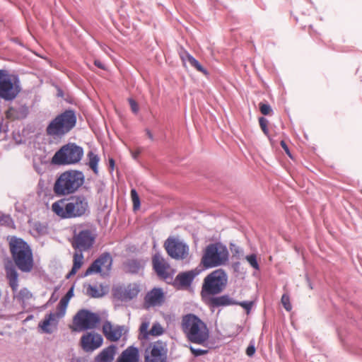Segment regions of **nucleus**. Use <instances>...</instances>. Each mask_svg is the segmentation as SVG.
Segmentation results:
<instances>
[{
    "label": "nucleus",
    "instance_id": "f257e3e1",
    "mask_svg": "<svg viewBox=\"0 0 362 362\" xmlns=\"http://www.w3.org/2000/svg\"><path fill=\"white\" fill-rule=\"evenodd\" d=\"M88 209V202L84 195L73 196L68 202L64 199H59L52 205V211L62 218L81 217L85 215Z\"/></svg>",
    "mask_w": 362,
    "mask_h": 362
},
{
    "label": "nucleus",
    "instance_id": "f03ea898",
    "mask_svg": "<svg viewBox=\"0 0 362 362\" xmlns=\"http://www.w3.org/2000/svg\"><path fill=\"white\" fill-rule=\"evenodd\" d=\"M181 329L190 342L204 344L209 339V332L206 323L194 314L182 316Z\"/></svg>",
    "mask_w": 362,
    "mask_h": 362
},
{
    "label": "nucleus",
    "instance_id": "7ed1b4c3",
    "mask_svg": "<svg viewBox=\"0 0 362 362\" xmlns=\"http://www.w3.org/2000/svg\"><path fill=\"white\" fill-rule=\"evenodd\" d=\"M85 176L81 171L69 170L61 173L56 179L53 191L57 197L68 196L76 192L83 185Z\"/></svg>",
    "mask_w": 362,
    "mask_h": 362
},
{
    "label": "nucleus",
    "instance_id": "20e7f679",
    "mask_svg": "<svg viewBox=\"0 0 362 362\" xmlns=\"http://www.w3.org/2000/svg\"><path fill=\"white\" fill-rule=\"evenodd\" d=\"M10 250L16 265L23 272H30L33 268V257L30 246L22 239L12 238Z\"/></svg>",
    "mask_w": 362,
    "mask_h": 362
},
{
    "label": "nucleus",
    "instance_id": "39448f33",
    "mask_svg": "<svg viewBox=\"0 0 362 362\" xmlns=\"http://www.w3.org/2000/svg\"><path fill=\"white\" fill-rule=\"evenodd\" d=\"M76 117L73 110H65L58 115L47 125L46 133L52 137H62L69 132L76 125Z\"/></svg>",
    "mask_w": 362,
    "mask_h": 362
},
{
    "label": "nucleus",
    "instance_id": "423d86ee",
    "mask_svg": "<svg viewBox=\"0 0 362 362\" xmlns=\"http://www.w3.org/2000/svg\"><path fill=\"white\" fill-rule=\"evenodd\" d=\"M5 270L13 299L21 303L23 308L25 309L29 304L30 300L33 299V293L27 288H22L18 290V274L11 263L5 266Z\"/></svg>",
    "mask_w": 362,
    "mask_h": 362
},
{
    "label": "nucleus",
    "instance_id": "0eeeda50",
    "mask_svg": "<svg viewBox=\"0 0 362 362\" xmlns=\"http://www.w3.org/2000/svg\"><path fill=\"white\" fill-rule=\"evenodd\" d=\"M83 156V149L74 143L62 146L52 158V163L58 165H74Z\"/></svg>",
    "mask_w": 362,
    "mask_h": 362
},
{
    "label": "nucleus",
    "instance_id": "6e6552de",
    "mask_svg": "<svg viewBox=\"0 0 362 362\" xmlns=\"http://www.w3.org/2000/svg\"><path fill=\"white\" fill-rule=\"evenodd\" d=\"M228 260V251L221 243L208 245L202 258V263L206 268H212L225 264Z\"/></svg>",
    "mask_w": 362,
    "mask_h": 362
},
{
    "label": "nucleus",
    "instance_id": "1a4fd4ad",
    "mask_svg": "<svg viewBox=\"0 0 362 362\" xmlns=\"http://www.w3.org/2000/svg\"><path fill=\"white\" fill-rule=\"evenodd\" d=\"M21 92L18 76L6 69H0V98L6 100L14 99Z\"/></svg>",
    "mask_w": 362,
    "mask_h": 362
},
{
    "label": "nucleus",
    "instance_id": "9d476101",
    "mask_svg": "<svg viewBox=\"0 0 362 362\" xmlns=\"http://www.w3.org/2000/svg\"><path fill=\"white\" fill-rule=\"evenodd\" d=\"M227 281V274L223 269H219L212 272L204 280L202 295H216L221 293L224 289Z\"/></svg>",
    "mask_w": 362,
    "mask_h": 362
},
{
    "label": "nucleus",
    "instance_id": "9b49d317",
    "mask_svg": "<svg viewBox=\"0 0 362 362\" xmlns=\"http://www.w3.org/2000/svg\"><path fill=\"white\" fill-rule=\"evenodd\" d=\"M100 321L98 314L87 310H81L74 317L72 329L76 332L92 329L97 327Z\"/></svg>",
    "mask_w": 362,
    "mask_h": 362
},
{
    "label": "nucleus",
    "instance_id": "f8f14e48",
    "mask_svg": "<svg viewBox=\"0 0 362 362\" xmlns=\"http://www.w3.org/2000/svg\"><path fill=\"white\" fill-rule=\"evenodd\" d=\"M66 308V299L60 300L57 312L46 315L43 321L40 322L39 327L41 328L43 332L51 334L57 329L59 320L65 315Z\"/></svg>",
    "mask_w": 362,
    "mask_h": 362
},
{
    "label": "nucleus",
    "instance_id": "ddd939ff",
    "mask_svg": "<svg viewBox=\"0 0 362 362\" xmlns=\"http://www.w3.org/2000/svg\"><path fill=\"white\" fill-rule=\"evenodd\" d=\"M167 345L162 341H157L150 344L146 350V362H166Z\"/></svg>",
    "mask_w": 362,
    "mask_h": 362
},
{
    "label": "nucleus",
    "instance_id": "4468645a",
    "mask_svg": "<svg viewBox=\"0 0 362 362\" xmlns=\"http://www.w3.org/2000/svg\"><path fill=\"white\" fill-rule=\"evenodd\" d=\"M112 266V257L106 253L101 255L99 258L95 260L92 264L88 268L85 273V276H88L92 274L99 273L102 276L108 274Z\"/></svg>",
    "mask_w": 362,
    "mask_h": 362
},
{
    "label": "nucleus",
    "instance_id": "2eb2a0df",
    "mask_svg": "<svg viewBox=\"0 0 362 362\" xmlns=\"http://www.w3.org/2000/svg\"><path fill=\"white\" fill-rule=\"evenodd\" d=\"M165 245L168 255L174 259H184L188 255V247L178 239L168 238Z\"/></svg>",
    "mask_w": 362,
    "mask_h": 362
},
{
    "label": "nucleus",
    "instance_id": "dca6fc26",
    "mask_svg": "<svg viewBox=\"0 0 362 362\" xmlns=\"http://www.w3.org/2000/svg\"><path fill=\"white\" fill-rule=\"evenodd\" d=\"M102 336L94 332L83 334L81 339L82 349L86 352H91L100 347L103 344Z\"/></svg>",
    "mask_w": 362,
    "mask_h": 362
},
{
    "label": "nucleus",
    "instance_id": "f3484780",
    "mask_svg": "<svg viewBox=\"0 0 362 362\" xmlns=\"http://www.w3.org/2000/svg\"><path fill=\"white\" fill-rule=\"evenodd\" d=\"M149 325L150 320L148 317L142 318L139 332L143 339H148L151 336L159 337L164 333L165 329L159 322H154L150 329H148Z\"/></svg>",
    "mask_w": 362,
    "mask_h": 362
},
{
    "label": "nucleus",
    "instance_id": "a211bd4d",
    "mask_svg": "<svg viewBox=\"0 0 362 362\" xmlns=\"http://www.w3.org/2000/svg\"><path fill=\"white\" fill-rule=\"evenodd\" d=\"M95 235L89 230H84L75 236L73 245L80 251L86 250L93 245Z\"/></svg>",
    "mask_w": 362,
    "mask_h": 362
},
{
    "label": "nucleus",
    "instance_id": "6ab92c4d",
    "mask_svg": "<svg viewBox=\"0 0 362 362\" xmlns=\"http://www.w3.org/2000/svg\"><path fill=\"white\" fill-rule=\"evenodd\" d=\"M164 301V293L161 288H154L148 292L144 298V307L160 306Z\"/></svg>",
    "mask_w": 362,
    "mask_h": 362
},
{
    "label": "nucleus",
    "instance_id": "aec40b11",
    "mask_svg": "<svg viewBox=\"0 0 362 362\" xmlns=\"http://www.w3.org/2000/svg\"><path fill=\"white\" fill-rule=\"evenodd\" d=\"M103 332L108 340L116 341L119 340L124 333L125 327L120 325H112L107 321L103 325Z\"/></svg>",
    "mask_w": 362,
    "mask_h": 362
},
{
    "label": "nucleus",
    "instance_id": "412c9836",
    "mask_svg": "<svg viewBox=\"0 0 362 362\" xmlns=\"http://www.w3.org/2000/svg\"><path fill=\"white\" fill-rule=\"evenodd\" d=\"M28 114V107L20 104L10 106L5 112L6 118L9 121L23 119L27 117Z\"/></svg>",
    "mask_w": 362,
    "mask_h": 362
},
{
    "label": "nucleus",
    "instance_id": "4be33fe9",
    "mask_svg": "<svg viewBox=\"0 0 362 362\" xmlns=\"http://www.w3.org/2000/svg\"><path fill=\"white\" fill-rule=\"evenodd\" d=\"M153 265L156 274L164 279L170 278V266L160 255L153 257Z\"/></svg>",
    "mask_w": 362,
    "mask_h": 362
},
{
    "label": "nucleus",
    "instance_id": "5701e85b",
    "mask_svg": "<svg viewBox=\"0 0 362 362\" xmlns=\"http://www.w3.org/2000/svg\"><path fill=\"white\" fill-rule=\"evenodd\" d=\"M200 272V269H192L180 273L175 279V284L180 288L187 287Z\"/></svg>",
    "mask_w": 362,
    "mask_h": 362
},
{
    "label": "nucleus",
    "instance_id": "b1692460",
    "mask_svg": "<svg viewBox=\"0 0 362 362\" xmlns=\"http://www.w3.org/2000/svg\"><path fill=\"white\" fill-rule=\"evenodd\" d=\"M116 346L111 345L104 349L95 358V362H112Z\"/></svg>",
    "mask_w": 362,
    "mask_h": 362
},
{
    "label": "nucleus",
    "instance_id": "393cba45",
    "mask_svg": "<svg viewBox=\"0 0 362 362\" xmlns=\"http://www.w3.org/2000/svg\"><path fill=\"white\" fill-rule=\"evenodd\" d=\"M139 361V351L136 348L130 346L124 350L118 362H138Z\"/></svg>",
    "mask_w": 362,
    "mask_h": 362
},
{
    "label": "nucleus",
    "instance_id": "a878e982",
    "mask_svg": "<svg viewBox=\"0 0 362 362\" xmlns=\"http://www.w3.org/2000/svg\"><path fill=\"white\" fill-rule=\"evenodd\" d=\"M83 255L81 251H76L74 255V264L73 267L67 275V278L70 277L72 275H74L77 271L81 268L83 264Z\"/></svg>",
    "mask_w": 362,
    "mask_h": 362
},
{
    "label": "nucleus",
    "instance_id": "bb28decb",
    "mask_svg": "<svg viewBox=\"0 0 362 362\" xmlns=\"http://www.w3.org/2000/svg\"><path fill=\"white\" fill-rule=\"evenodd\" d=\"M145 262L139 259L129 260L126 264L127 270L131 273H137L143 269Z\"/></svg>",
    "mask_w": 362,
    "mask_h": 362
},
{
    "label": "nucleus",
    "instance_id": "cd10ccee",
    "mask_svg": "<svg viewBox=\"0 0 362 362\" xmlns=\"http://www.w3.org/2000/svg\"><path fill=\"white\" fill-rule=\"evenodd\" d=\"M139 292V286L136 284H130L124 288L123 292V300H131L136 297Z\"/></svg>",
    "mask_w": 362,
    "mask_h": 362
},
{
    "label": "nucleus",
    "instance_id": "c85d7f7f",
    "mask_svg": "<svg viewBox=\"0 0 362 362\" xmlns=\"http://www.w3.org/2000/svg\"><path fill=\"white\" fill-rule=\"evenodd\" d=\"M88 165L93 173L97 175L98 173V164L99 162V157L93 151L88 153Z\"/></svg>",
    "mask_w": 362,
    "mask_h": 362
},
{
    "label": "nucleus",
    "instance_id": "c756f323",
    "mask_svg": "<svg viewBox=\"0 0 362 362\" xmlns=\"http://www.w3.org/2000/svg\"><path fill=\"white\" fill-rule=\"evenodd\" d=\"M235 303H235L228 296L226 295L215 297L212 299V304L216 306L228 305Z\"/></svg>",
    "mask_w": 362,
    "mask_h": 362
},
{
    "label": "nucleus",
    "instance_id": "7c9ffc66",
    "mask_svg": "<svg viewBox=\"0 0 362 362\" xmlns=\"http://www.w3.org/2000/svg\"><path fill=\"white\" fill-rule=\"evenodd\" d=\"M185 57H186V59L187 60V62L193 67H194L198 71L203 73L204 75H207L208 74V71H206V69H205L200 64V63L195 58H194L192 55H190L189 54H187Z\"/></svg>",
    "mask_w": 362,
    "mask_h": 362
},
{
    "label": "nucleus",
    "instance_id": "2f4dec72",
    "mask_svg": "<svg viewBox=\"0 0 362 362\" xmlns=\"http://www.w3.org/2000/svg\"><path fill=\"white\" fill-rule=\"evenodd\" d=\"M130 194L133 202V209L134 210H138L140 208V199L138 193L135 189H132Z\"/></svg>",
    "mask_w": 362,
    "mask_h": 362
},
{
    "label": "nucleus",
    "instance_id": "473e14b6",
    "mask_svg": "<svg viewBox=\"0 0 362 362\" xmlns=\"http://www.w3.org/2000/svg\"><path fill=\"white\" fill-rule=\"evenodd\" d=\"M13 221L10 216L0 211V226H11Z\"/></svg>",
    "mask_w": 362,
    "mask_h": 362
},
{
    "label": "nucleus",
    "instance_id": "72a5a7b5",
    "mask_svg": "<svg viewBox=\"0 0 362 362\" xmlns=\"http://www.w3.org/2000/svg\"><path fill=\"white\" fill-rule=\"evenodd\" d=\"M259 124L260 126L261 129L264 132V134L267 136L269 135V129H268V120L264 117H259Z\"/></svg>",
    "mask_w": 362,
    "mask_h": 362
},
{
    "label": "nucleus",
    "instance_id": "f704fd0d",
    "mask_svg": "<svg viewBox=\"0 0 362 362\" xmlns=\"http://www.w3.org/2000/svg\"><path fill=\"white\" fill-rule=\"evenodd\" d=\"M245 259H247V261L248 262L251 267H252L255 269H259V264L257 262V257L255 255L252 254L250 255H247L245 257Z\"/></svg>",
    "mask_w": 362,
    "mask_h": 362
},
{
    "label": "nucleus",
    "instance_id": "c9c22d12",
    "mask_svg": "<svg viewBox=\"0 0 362 362\" xmlns=\"http://www.w3.org/2000/svg\"><path fill=\"white\" fill-rule=\"evenodd\" d=\"M281 301L283 306L287 311H290L291 310L292 307L290 303L289 296L287 294H284L282 296Z\"/></svg>",
    "mask_w": 362,
    "mask_h": 362
},
{
    "label": "nucleus",
    "instance_id": "e433bc0d",
    "mask_svg": "<svg viewBox=\"0 0 362 362\" xmlns=\"http://www.w3.org/2000/svg\"><path fill=\"white\" fill-rule=\"evenodd\" d=\"M47 228H30V233L35 238H38L40 235L45 233Z\"/></svg>",
    "mask_w": 362,
    "mask_h": 362
},
{
    "label": "nucleus",
    "instance_id": "4c0bfd02",
    "mask_svg": "<svg viewBox=\"0 0 362 362\" xmlns=\"http://www.w3.org/2000/svg\"><path fill=\"white\" fill-rule=\"evenodd\" d=\"M259 110L261 113L264 115H268L272 112V108L269 105L264 103H259Z\"/></svg>",
    "mask_w": 362,
    "mask_h": 362
},
{
    "label": "nucleus",
    "instance_id": "58836bf2",
    "mask_svg": "<svg viewBox=\"0 0 362 362\" xmlns=\"http://www.w3.org/2000/svg\"><path fill=\"white\" fill-rule=\"evenodd\" d=\"M87 293L89 296L93 298H98L101 296L100 293L95 286H89V287L87 289Z\"/></svg>",
    "mask_w": 362,
    "mask_h": 362
},
{
    "label": "nucleus",
    "instance_id": "ea45409f",
    "mask_svg": "<svg viewBox=\"0 0 362 362\" xmlns=\"http://www.w3.org/2000/svg\"><path fill=\"white\" fill-rule=\"evenodd\" d=\"M190 351L194 356H202L208 352L206 349H195L192 346H190Z\"/></svg>",
    "mask_w": 362,
    "mask_h": 362
},
{
    "label": "nucleus",
    "instance_id": "a19ab883",
    "mask_svg": "<svg viewBox=\"0 0 362 362\" xmlns=\"http://www.w3.org/2000/svg\"><path fill=\"white\" fill-rule=\"evenodd\" d=\"M238 305H240L241 307H243L244 309L247 310V313H248L252 308L253 303L252 301H243L241 303H238Z\"/></svg>",
    "mask_w": 362,
    "mask_h": 362
},
{
    "label": "nucleus",
    "instance_id": "79ce46f5",
    "mask_svg": "<svg viewBox=\"0 0 362 362\" xmlns=\"http://www.w3.org/2000/svg\"><path fill=\"white\" fill-rule=\"evenodd\" d=\"M129 103L132 112L134 113H137V112L139 111V106L137 103L132 98L129 99Z\"/></svg>",
    "mask_w": 362,
    "mask_h": 362
},
{
    "label": "nucleus",
    "instance_id": "37998d69",
    "mask_svg": "<svg viewBox=\"0 0 362 362\" xmlns=\"http://www.w3.org/2000/svg\"><path fill=\"white\" fill-rule=\"evenodd\" d=\"M255 353V347L253 344H250L246 349V354L248 356H252Z\"/></svg>",
    "mask_w": 362,
    "mask_h": 362
},
{
    "label": "nucleus",
    "instance_id": "c03bdc74",
    "mask_svg": "<svg viewBox=\"0 0 362 362\" xmlns=\"http://www.w3.org/2000/svg\"><path fill=\"white\" fill-rule=\"evenodd\" d=\"M73 296V288H71L68 292L66 294V296L64 297H63L61 300H64V299H66L67 300V304L69 303V299L72 297Z\"/></svg>",
    "mask_w": 362,
    "mask_h": 362
},
{
    "label": "nucleus",
    "instance_id": "a18cd8bd",
    "mask_svg": "<svg viewBox=\"0 0 362 362\" xmlns=\"http://www.w3.org/2000/svg\"><path fill=\"white\" fill-rule=\"evenodd\" d=\"M281 147L284 148L286 154H288L289 156H291L290 151L288 149V146L286 145V142L284 141H281L280 143Z\"/></svg>",
    "mask_w": 362,
    "mask_h": 362
},
{
    "label": "nucleus",
    "instance_id": "49530a36",
    "mask_svg": "<svg viewBox=\"0 0 362 362\" xmlns=\"http://www.w3.org/2000/svg\"><path fill=\"white\" fill-rule=\"evenodd\" d=\"M94 64L98 68L102 69H105L104 65L103 64V63L100 60H95Z\"/></svg>",
    "mask_w": 362,
    "mask_h": 362
},
{
    "label": "nucleus",
    "instance_id": "de8ad7c7",
    "mask_svg": "<svg viewBox=\"0 0 362 362\" xmlns=\"http://www.w3.org/2000/svg\"><path fill=\"white\" fill-rule=\"evenodd\" d=\"M132 153L133 158L136 159L139 156V155L141 153V151L139 149H137L136 151L132 152Z\"/></svg>",
    "mask_w": 362,
    "mask_h": 362
},
{
    "label": "nucleus",
    "instance_id": "09e8293b",
    "mask_svg": "<svg viewBox=\"0 0 362 362\" xmlns=\"http://www.w3.org/2000/svg\"><path fill=\"white\" fill-rule=\"evenodd\" d=\"M146 134L148 136V137L151 139V140H153V136L152 134V133L151 132V131H149L148 129L146 130Z\"/></svg>",
    "mask_w": 362,
    "mask_h": 362
},
{
    "label": "nucleus",
    "instance_id": "8fccbe9b",
    "mask_svg": "<svg viewBox=\"0 0 362 362\" xmlns=\"http://www.w3.org/2000/svg\"><path fill=\"white\" fill-rule=\"evenodd\" d=\"M109 163H110V165L112 168H113L114 167V165H115V161L112 158L110 159L109 160Z\"/></svg>",
    "mask_w": 362,
    "mask_h": 362
},
{
    "label": "nucleus",
    "instance_id": "3c124183",
    "mask_svg": "<svg viewBox=\"0 0 362 362\" xmlns=\"http://www.w3.org/2000/svg\"><path fill=\"white\" fill-rule=\"evenodd\" d=\"M309 286L310 288H313V286H311L310 283H309Z\"/></svg>",
    "mask_w": 362,
    "mask_h": 362
}]
</instances>
